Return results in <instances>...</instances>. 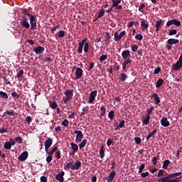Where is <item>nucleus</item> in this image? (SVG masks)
Wrapping results in <instances>:
<instances>
[{
    "instance_id": "23",
    "label": "nucleus",
    "mask_w": 182,
    "mask_h": 182,
    "mask_svg": "<svg viewBox=\"0 0 182 182\" xmlns=\"http://www.w3.org/2000/svg\"><path fill=\"white\" fill-rule=\"evenodd\" d=\"M156 102V105H160V97L157 93H154L151 96Z\"/></svg>"
},
{
    "instance_id": "5",
    "label": "nucleus",
    "mask_w": 182,
    "mask_h": 182,
    "mask_svg": "<svg viewBox=\"0 0 182 182\" xmlns=\"http://www.w3.org/2000/svg\"><path fill=\"white\" fill-rule=\"evenodd\" d=\"M74 134H76L75 141L76 143H80L83 139V132L80 130L74 131Z\"/></svg>"
},
{
    "instance_id": "24",
    "label": "nucleus",
    "mask_w": 182,
    "mask_h": 182,
    "mask_svg": "<svg viewBox=\"0 0 182 182\" xmlns=\"http://www.w3.org/2000/svg\"><path fill=\"white\" fill-rule=\"evenodd\" d=\"M71 149L74 153H76L77 150H79V146L77 144H75L74 142H71L70 144Z\"/></svg>"
},
{
    "instance_id": "54",
    "label": "nucleus",
    "mask_w": 182,
    "mask_h": 182,
    "mask_svg": "<svg viewBox=\"0 0 182 182\" xmlns=\"http://www.w3.org/2000/svg\"><path fill=\"white\" fill-rule=\"evenodd\" d=\"M135 39H136V41H143V35H141V34H136L135 36Z\"/></svg>"
},
{
    "instance_id": "3",
    "label": "nucleus",
    "mask_w": 182,
    "mask_h": 182,
    "mask_svg": "<svg viewBox=\"0 0 182 182\" xmlns=\"http://www.w3.org/2000/svg\"><path fill=\"white\" fill-rule=\"evenodd\" d=\"M74 92L75 91L73 90H67L64 92V95L66 96L65 99L64 100L65 105H67L68 102L72 100Z\"/></svg>"
},
{
    "instance_id": "22",
    "label": "nucleus",
    "mask_w": 182,
    "mask_h": 182,
    "mask_svg": "<svg viewBox=\"0 0 182 182\" xmlns=\"http://www.w3.org/2000/svg\"><path fill=\"white\" fill-rule=\"evenodd\" d=\"M6 114H7V116H15V111H14V109H6L3 115V117H5Z\"/></svg>"
},
{
    "instance_id": "55",
    "label": "nucleus",
    "mask_w": 182,
    "mask_h": 182,
    "mask_svg": "<svg viewBox=\"0 0 182 182\" xmlns=\"http://www.w3.org/2000/svg\"><path fill=\"white\" fill-rule=\"evenodd\" d=\"M150 176V173L146 171V172H144L141 174V177H142V178H146V177H149Z\"/></svg>"
},
{
    "instance_id": "46",
    "label": "nucleus",
    "mask_w": 182,
    "mask_h": 182,
    "mask_svg": "<svg viewBox=\"0 0 182 182\" xmlns=\"http://www.w3.org/2000/svg\"><path fill=\"white\" fill-rule=\"evenodd\" d=\"M84 52L85 53H87V52H89V43H86L85 44H84Z\"/></svg>"
},
{
    "instance_id": "47",
    "label": "nucleus",
    "mask_w": 182,
    "mask_h": 182,
    "mask_svg": "<svg viewBox=\"0 0 182 182\" xmlns=\"http://www.w3.org/2000/svg\"><path fill=\"white\" fill-rule=\"evenodd\" d=\"M62 126H65V127H68V126H69V120L68 119H64L62 123H61Z\"/></svg>"
},
{
    "instance_id": "32",
    "label": "nucleus",
    "mask_w": 182,
    "mask_h": 182,
    "mask_svg": "<svg viewBox=\"0 0 182 182\" xmlns=\"http://www.w3.org/2000/svg\"><path fill=\"white\" fill-rule=\"evenodd\" d=\"M4 148L6 150H11V149H12V146L11 145V143H9V141H7L4 143Z\"/></svg>"
},
{
    "instance_id": "15",
    "label": "nucleus",
    "mask_w": 182,
    "mask_h": 182,
    "mask_svg": "<svg viewBox=\"0 0 182 182\" xmlns=\"http://www.w3.org/2000/svg\"><path fill=\"white\" fill-rule=\"evenodd\" d=\"M161 124L164 127H168L170 126V122L167 119V117H163L161 119Z\"/></svg>"
},
{
    "instance_id": "51",
    "label": "nucleus",
    "mask_w": 182,
    "mask_h": 182,
    "mask_svg": "<svg viewBox=\"0 0 182 182\" xmlns=\"http://www.w3.org/2000/svg\"><path fill=\"white\" fill-rule=\"evenodd\" d=\"M100 111H101V114H100V116H103L104 114H106V107H101L100 108Z\"/></svg>"
},
{
    "instance_id": "37",
    "label": "nucleus",
    "mask_w": 182,
    "mask_h": 182,
    "mask_svg": "<svg viewBox=\"0 0 182 182\" xmlns=\"http://www.w3.org/2000/svg\"><path fill=\"white\" fill-rule=\"evenodd\" d=\"M87 112H89V107H84L82 108V111L81 112V114L80 117H82V116H85L87 113Z\"/></svg>"
},
{
    "instance_id": "48",
    "label": "nucleus",
    "mask_w": 182,
    "mask_h": 182,
    "mask_svg": "<svg viewBox=\"0 0 182 182\" xmlns=\"http://www.w3.org/2000/svg\"><path fill=\"white\" fill-rule=\"evenodd\" d=\"M56 150H58V146H54L51 151L48 152V154L53 156V153H55V151H56Z\"/></svg>"
},
{
    "instance_id": "43",
    "label": "nucleus",
    "mask_w": 182,
    "mask_h": 182,
    "mask_svg": "<svg viewBox=\"0 0 182 182\" xmlns=\"http://www.w3.org/2000/svg\"><path fill=\"white\" fill-rule=\"evenodd\" d=\"M173 25H175V26H181V22H180V21L177 20V19H173Z\"/></svg>"
},
{
    "instance_id": "36",
    "label": "nucleus",
    "mask_w": 182,
    "mask_h": 182,
    "mask_svg": "<svg viewBox=\"0 0 182 182\" xmlns=\"http://www.w3.org/2000/svg\"><path fill=\"white\" fill-rule=\"evenodd\" d=\"M87 143V139L82 140V141L80 144H79L80 150H82V149H83V147L86 146Z\"/></svg>"
},
{
    "instance_id": "31",
    "label": "nucleus",
    "mask_w": 182,
    "mask_h": 182,
    "mask_svg": "<svg viewBox=\"0 0 182 182\" xmlns=\"http://www.w3.org/2000/svg\"><path fill=\"white\" fill-rule=\"evenodd\" d=\"M105 11L103 9L100 10V12L98 13V15H97V18L95 19V21H97V19L104 16H105Z\"/></svg>"
},
{
    "instance_id": "62",
    "label": "nucleus",
    "mask_w": 182,
    "mask_h": 182,
    "mask_svg": "<svg viewBox=\"0 0 182 182\" xmlns=\"http://www.w3.org/2000/svg\"><path fill=\"white\" fill-rule=\"evenodd\" d=\"M137 49H139V46L136 45H133L132 46V52H137Z\"/></svg>"
},
{
    "instance_id": "29",
    "label": "nucleus",
    "mask_w": 182,
    "mask_h": 182,
    "mask_svg": "<svg viewBox=\"0 0 182 182\" xmlns=\"http://www.w3.org/2000/svg\"><path fill=\"white\" fill-rule=\"evenodd\" d=\"M163 83H164V80L161 78H159L157 82H156V87L157 89H159V87H161V85H163Z\"/></svg>"
},
{
    "instance_id": "13",
    "label": "nucleus",
    "mask_w": 182,
    "mask_h": 182,
    "mask_svg": "<svg viewBox=\"0 0 182 182\" xmlns=\"http://www.w3.org/2000/svg\"><path fill=\"white\" fill-rule=\"evenodd\" d=\"M30 24L32 31L36 28V18L33 16H31V17H30Z\"/></svg>"
},
{
    "instance_id": "2",
    "label": "nucleus",
    "mask_w": 182,
    "mask_h": 182,
    "mask_svg": "<svg viewBox=\"0 0 182 182\" xmlns=\"http://www.w3.org/2000/svg\"><path fill=\"white\" fill-rule=\"evenodd\" d=\"M82 167V162L80 161H77L75 164H73V161H70L69 163H67L65 166V168L67 170H69V168H71V170H79Z\"/></svg>"
},
{
    "instance_id": "39",
    "label": "nucleus",
    "mask_w": 182,
    "mask_h": 182,
    "mask_svg": "<svg viewBox=\"0 0 182 182\" xmlns=\"http://www.w3.org/2000/svg\"><path fill=\"white\" fill-rule=\"evenodd\" d=\"M108 117H109V119H110V120H113V119H114L115 115H114V110H112L109 112Z\"/></svg>"
},
{
    "instance_id": "61",
    "label": "nucleus",
    "mask_w": 182,
    "mask_h": 182,
    "mask_svg": "<svg viewBox=\"0 0 182 182\" xmlns=\"http://www.w3.org/2000/svg\"><path fill=\"white\" fill-rule=\"evenodd\" d=\"M9 142L10 143V144H11V146H15V144H16V142L15 139H12V138H11V139H9Z\"/></svg>"
},
{
    "instance_id": "53",
    "label": "nucleus",
    "mask_w": 182,
    "mask_h": 182,
    "mask_svg": "<svg viewBox=\"0 0 182 182\" xmlns=\"http://www.w3.org/2000/svg\"><path fill=\"white\" fill-rule=\"evenodd\" d=\"M15 141H16V143H18V144H22V143H23L22 137H21V136H17V137L15 139Z\"/></svg>"
},
{
    "instance_id": "42",
    "label": "nucleus",
    "mask_w": 182,
    "mask_h": 182,
    "mask_svg": "<svg viewBox=\"0 0 182 182\" xmlns=\"http://www.w3.org/2000/svg\"><path fill=\"white\" fill-rule=\"evenodd\" d=\"M66 33L65 31L63 30H60L58 31V38H65V34Z\"/></svg>"
},
{
    "instance_id": "18",
    "label": "nucleus",
    "mask_w": 182,
    "mask_h": 182,
    "mask_svg": "<svg viewBox=\"0 0 182 182\" xmlns=\"http://www.w3.org/2000/svg\"><path fill=\"white\" fill-rule=\"evenodd\" d=\"M116 176V171H112L108 176V177H107V182H112L113 181V180L114 179V176Z\"/></svg>"
},
{
    "instance_id": "30",
    "label": "nucleus",
    "mask_w": 182,
    "mask_h": 182,
    "mask_svg": "<svg viewBox=\"0 0 182 182\" xmlns=\"http://www.w3.org/2000/svg\"><path fill=\"white\" fill-rule=\"evenodd\" d=\"M112 3V7L116 8L117 6H119V4L122 3V0H111Z\"/></svg>"
},
{
    "instance_id": "20",
    "label": "nucleus",
    "mask_w": 182,
    "mask_h": 182,
    "mask_svg": "<svg viewBox=\"0 0 182 182\" xmlns=\"http://www.w3.org/2000/svg\"><path fill=\"white\" fill-rule=\"evenodd\" d=\"M21 14L23 15V16H28V18L33 16V15L31 14V13H29V11L26 9H22Z\"/></svg>"
},
{
    "instance_id": "34",
    "label": "nucleus",
    "mask_w": 182,
    "mask_h": 182,
    "mask_svg": "<svg viewBox=\"0 0 182 182\" xmlns=\"http://www.w3.org/2000/svg\"><path fill=\"white\" fill-rule=\"evenodd\" d=\"M143 124L147 125L150 123V116H147L142 120Z\"/></svg>"
},
{
    "instance_id": "64",
    "label": "nucleus",
    "mask_w": 182,
    "mask_h": 182,
    "mask_svg": "<svg viewBox=\"0 0 182 182\" xmlns=\"http://www.w3.org/2000/svg\"><path fill=\"white\" fill-rule=\"evenodd\" d=\"M11 96L12 97H16V99H19V95L15 92L11 93Z\"/></svg>"
},
{
    "instance_id": "25",
    "label": "nucleus",
    "mask_w": 182,
    "mask_h": 182,
    "mask_svg": "<svg viewBox=\"0 0 182 182\" xmlns=\"http://www.w3.org/2000/svg\"><path fill=\"white\" fill-rule=\"evenodd\" d=\"M49 106L50 109H55L58 107V102H56V101H50Z\"/></svg>"
},
{
    "instance_id": "21",
    "label": "nucleus",
    "mask_w": 182,
    "mask_h": 182,
    "mask_svg": "<svg viewBox=\"0 0 182 182\" xmlns=\"http://www.w3.org/2000/svg\"><path fill=\"white\" fill-rule=\"evenodd\" d=\"M53 143V140L52 139V138H48L44 142V146L47 147H50Z\"/></svg>"
},
{
    "instance_id": "40",
    "label": "nucleus",
    "mask_w": 182,
    "mask_h": 182,
    "mask_svg": "<svg viewBox=\"0 0 182 182\" xmlns=\"http://www.w3.org/2000/svg\"><path fill=\"white\" fill-rule=\"evenodd\" d=\"M159 157H160V156H154L151 161L152 164H154V166H157V160H159Z\"/></svg>"
},
{
    "instance_id": "12",
    "label": "nucleus",
    "mask_w": 182,
    "mask_h": 182,
    "mask_svg": "<svg viewBox=\"0 0 182 182\" xmlns=\"http://www.w3.org/2000/svg\"><path fill=\"white\" fill-rule=\"evenodd\" d=\"M28 156H29L28 151H25L18 157V159L20 160V161H25V160L28 159Z\"/></svg>"
},
{
    "instance_id": "1",
    "label": "nucleus",
    "mask_w": 182,
    "mask_h": 182,
    "mask_svg": "<svg viewBox=\"0 0 182 182\" xmlns=\"http://www.w3.org/2000/svg\"><path fill=\"white\" fill-rule=\"evenodd\" d=\"M182 173L181 172H178V173H169L167 176L164 177V178H160L158 179L159 182H179L181 181L178 177V176H181ZM176 177H178L175 179H170V178H174Z\"/></svg>"
},
{
    "instance_id": "38",
    "label": "nucleus",
    "mask_w": 182,
    "mask_h": 182,
    "mask_svg": "<svg viewBox=\"0 0 182 182\" xmlns=\"http://www.w3.org/2000/svg\"><path fill=\"white\" fill-rule=\"evenodd\" d=\"M168 164H170V161L168 159L165 160L162 166L163 168H164L165 170L167 169V167H168Z\"/></svg>"
},
{
    "instance_id": "49",
    "label": "nucleus",
    "mask_w": 182,
    "mask_h": 182,
    "mask_svg": "<svg viewBox=\"0 0 182 182\" xmlns=\"http://www.w3.org/2000/svg\"><path fill=\"white\" fill-rule=\"evenodd\" d=\"M105 38H106L105 42H107V43H109V39H111L112 37L110 36V34L107 32L105 33Z\"/></svg>"
},
{
    "instance_id": "4",
    "label": "nucleus",
    "mask_w": 182,
    "mask_h": 182,
    "mask_svg": "<svg viewBox=\"0 0 182 182\" xmlns=\"http://www.w3.org/2000/svg\"><path fill=\"white\" fill-rule=\"evenodd\" d=\"M20 24L26 29H29V28H31V24H29V21L28 20V18L25 16H21V21L20 22Z\"/></svg>"
},
{
    "instance_id": "58",
    "label": "nucleus",
    "mask_w": 182,
    "mask_h": 182,
    "mask_svg": "<svg viewBox=\"0 0 182 182\" xmlns=\"http://www.w3.org/2000/svg\"><path fill=\"white\" fill-rule=\"evenodd\" d=\"M107 59V55H102L100 58L99 60L100 62H103V60H106Z\"/></svg>"
},
{
    "instance_id": "10",
    "label": "nucleus",
    "mask_w": 182,
    "mask_h": 182,
    "mask_svg": "<svg viewBox=\"0 0 182 182\" xmlns=\"http://www.w3.org/2000/svg\"><path fill=\"white\" fill-rule=\"evenodd\" d=\"M64 176H65V172L60 171L57 175H55V180H57L59 182H63L65 181V178H63Z\"/></svg>"
},
{
    "instance_id": "63",
    "label": "nucleus",
    "mask_w": 182,
    "mask_h": 182,
    "mask_svg": "<svg viewBox=\"0 0 182 182\" xmlns=\"http://www.w3.org/2000/svg\"><path fill=\"white\" fill-rule=\"evenodd\" d=\"M41 182H48V178L43 176L40 178Z\"/></svg>"
},
{
    "instance_id": "50",
    "label": "nucleus",
    "mask_w": 182,
    "mask_h": 182,
    "mask_svg": "<svg viewBox=\"0 0 182 182\" xmlns=\"http://www.w3.org/2000/svg\"><path fill=\"white\" fill-rule=\"evenodd\" d=\"M161 71V68L157 67L154 69V75H159V73H160Z\"/></svg>"
},
{
    "instance_id": "45",
    "label": "nucleus",
    "mask_w": 182,
    "mask_h": 182,
    "mask_svg": "<svg viewBox=\"0 0 182 182\" xmlns=\"http://www.w3.org/2000/svg\"><path fill=\"white\" fill-rule=\"evenodd\" d=\"M83 45L80 44V43H78V49H77V52L78 53H82V52H83Z\"/></svg>"
},
{
    "instance_id": "7",
    "label": "nucleus",
    "mask_w": 182,
    "mask_h": 182,
    "mask_svg": "<svg viewBox=\"0 0 182 182\" xmlns=\"http://www.w3.org/2000/svg\"><path fill=\"white\" fill-rule=\"evenodd\" d=\"M96 96H97V90L92 91L90 94L88 103H93L96 99Z\"/></svg>"
},
{
    "instance_id": "33",
    "label": "nucleus",
    "mask_w": 182,
    "mask_h": 182,
    "mask_svg": "<svg viewBox=\"0 0 182 182\" xmlns=\"http://www.w3.org/2000/svg\"><path fill=\"white\" fill-rule=\"evenodd\" d=\"M122 63L125 64L127 66V69H129L130 65H132V60L129 58L124 59V61Z\"/></svg>"
},
{
    "instance_id": "41",
    "label": "nucleus",
    "mask_w": 182,
    "mask_h": 182,
    "mask_svg": "<svg viewBox=\"0 0 182 182\" xmlns=\"http://www.w3.org/2000/svg\"><path fill=\"white\" fill-rule=\"evenodd\" d=\"M153 110H154V107H151L149 109L146 110V116H150L151 113H153Z\"/></svg>"
},
{
    "instance_id": "17",
    "label": "nucleus",
    "mask_w": 182,
    "mask_h": 182,
    "mask_svg": "<svg viewBox=\"0 0 182 182\" xmlns=\"http://www.w3.org/2000/svg\"><path fill=\"white\" fill-rule=\"evenodd\" d=\"M182 68V64L180 61L176 62L175 64L172 65V70H175L177 72L179 69H181Z\"/></svg>"
},
{
    "instance_id": "26",
    "label": "nucleus",
    "mask_w": 182,
    "mask_h": 182,
    "mask_svg": "<svg viewBox=\"0 0 182 182\" xmlns=\"http://www.w3.org/2000/svg\"><path fill=\"white\" fill-rule=\"evenodd\" d=\"M126 79H127V75L124 74V73L119 75V80L120 82H125Z\"/></svg>"
},
{
    "instance_id": "35",
    "label": "nucleus",
    "mask_w": 182,
    "mask_h": 182,
    "mask_svg": "<svg viewBox=\"0 0 182 182\" xmlns=\"http://www.w3.org/2000/svg\"><path fill=\"white\" fill-rule=\"evenodd\" d=\"M100 159H103L105 157V146H102L100 150Z\"/></svg>"
},
{
    "instance_id": "6",
    "label": "nucleus",
    "mask_w": 182,
    "mask_h": 182,
    "mask_svg": "<svg viewBox=\"0 0 182 182\" xmlns=\"http://www.w3.org/2000/svg\"><path fill=\"white\" fill-rule=\"evenodd\" d=\"M124 35H126L125 31H122L119 34V33L115 32L114 34L115 42H119V41H120V39H122Z\"/></svg>"
},
{
    "instance_id": "56",
    "label": "nucleus",
    "mask_w": 182,
    "mask_h": 182,
    "mask_svg": "<svg viewBox=\"0 0 182 182\" xmlns=\"http://www.w3.org/2000/svg\"><path fill=\"white\" fill-rule=\"evenodd\" d=\"M169 36H173V35H177V30H171L168 32Z\"/></svg>"
},
{
    "instance_id": "44",
    "label": "nucleus",
    "mask_w": 182,
    "mask_h": 182,
    "mask_svg": "<svg viewBox=\"0 0 182 182\" xmlns=\"http://www.w3.org/2000/svg\"><path fill=\"white\" fill-rule=\"evenodd\" d=\"M23 77V70H21L17 74V79H22Z\"/></svg>"
},
{
    "instance_id": "9",
    "label": "nucleus",
    "mask_w": 182,
    "mask_h": 182,
    "mask_svg": "<svg viewBox=\"0 0 182 182\" xmlns=\"http://www.w3.org/2000/svg\"><path fill=\"white\" fill-rule=\"evenodd\" d=\"M33 52H35V53H36V55H42V53H43V52L45 51V48L41 46H38L37 47H35L33 49Z\"/></svg>"
},
{
    "instance_id": "27",
    "label": "nucleus",
    "mask_w": 182,
    "mask_h": 182,
    "mask_svg": "<svg viewBox=\"0 0 182 182\" xmlns=\"http://www.w3.org/2000/svg\"><path fill=\"white\" fill-rule=\"evenodd\" d=\"M157 133V129H154L151 132H150L146 137V140H150L152 136H154Z\"/></svg>"
},
{
    "instance_id": "52",
    "label": "nucleus",
    "mask_w": 182,
    "mask_h": 182,
    "mask_svg": "<svg viewBox=\"0 0 182 182\" xmlns=\"http://www.w3.org/2000/svg\"><path fill=\"white\" fill-rule=\"evenodd\" d=\"M134 140L136 144H140V143H141V139L139 136L134 137Z\"/></svg>"
},
{
    "instance_id": "19",
    "label": "nucleus",
    "mask_w": 182,
    "mask_h": 182,
    "mask_svg": "<svg viewBox=\"0 0 182 182\" xmlns=\"http://www.w3.org/2000/svg\"><path fill=\"white\" fill-rule=\"evenodd\" d=\"M179 42L180 41L176 38H169L167 41V43H169L170 45H177V43H179Z\"/></svg>"
},
{
    "instance_id": "14",
    "label": "nucleus",
    "mask_w": 182,
    "mask_h": 182,
    "mask_svg": "<svg viewBox=\"0 0 182 182\" xmlns=\"http://www.w3.org/2000/svg\"><path fill=\"white\" fill-rule=\"evenodd\" d=\"M122 56L123 59H129V58H132V55L130 54V50H124L122 52Z\"/></svg>"
},
{
    "instance_id": "11",
    "label": "nucleus",
    "mask_w": 182,
    "mask_h": 182,
    "mask_svg": "<svg viewBox=\"0 0 182 182\" xmlns=\"http://www.w3.org/2000/svg\"><path fill=\"white\" fill-rule=\"evenodd\" d=\"M149 21L142 19V21H141V31H146V29H149Z\"/></svg>"
},
{
    "instance_id": "60",
    "label": "nucleus",
    "mask_w": 182,
    "mask_h": 182,
    "mask_svg": "<svg viewBox=\"0 0 182 182\" xmlns=\"http://www.w3.org/2000/svg\"><path fill=\"white\" fill-rule=\"evenodd\" d=\"M6 132H8V128H5V127L0 128V133L1 134H4V133H6Z\"/></svg>"
},
{
    "instance_id": "57",
    "label": "nucleus",
    "mask_w": 182,
    "mask_h": 182,
    "mask_svg": "<svg viewBox=\"0 0 182 182\" xmlns=\"http://www.w3.org/2000/svg\"><path fill=\"white\" fill-rule=\"evenodd\" d=\"M146 167V165L144 164H142L140 166H139V169L138 171V173H142L143 170H144V168Z\"/></svg>"
},
{
    "instance_id": "59",
    "label": "nucleus",
    "mask_w": 182,
    "mask_h": 182,
    "mask_svg": "<svg viewBox=\"0 0 182 182\" xmlns=\"http://www.w3.org/2000/svg\"><path fill=\"white\" fill-rule=\"evenodd\" d=\"M53 159V157L52 156V155L48 154V156L46 157L47 163H50L52 161Z\"/></svg>"
},
{
    "instance_id": "28",
    "label": "nucleus",
    "mask_w": 182,
    "mask_h": 182,
    "mask_svg": "<svg viewBox=\"0 0 182 182\" xmlns=\"http://www.w3.org/2000/svg\"><path fill=\"white\" fill-rule=\"evenodd\" d=\"M0 97L1 99H5L6 100H8V99H9L8 94L3 91H0Z\"/></svg>"
},
{
    "instance_id": "8",
    "label": "nucleus",
    "mask_w": 182,
    "mask_h": 182,
    "mask_svg": "<svg viewBox=\"0 0 182 182\" xmlns=\"http://www.w3.org/2000/svg\"><path fill=\"white\" fill-rule=\"evenodd\" d=\"M163 23H164V21L161 18L156 21V23H155L156 32H159V31L161 29V27L163 26Z\"/></svg>"
},
{
    "instance_id": "16",
    "label": "nucleus",
    "mask_w": 182,
    "mask_h": 182,
    "mask_svg": "<svg viewBox=\"0 0 182 182\" xmlns=\"http://www.w3.org/2000/svg\"><path fill=\"white\" fill-rule=\"evenodd\" d=\"M76 79H80L83 76V70L80 68H77L75 71Z\"/></svg>"
}]
</instances>
